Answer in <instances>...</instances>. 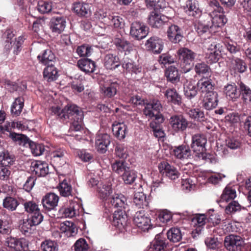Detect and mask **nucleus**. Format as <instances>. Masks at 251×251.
Returning a JSON list of instances; mask_svg holds the SVG:
<instances>
[{"mask_svg": "<svg viewBox=\"0 0 251 251\" xmlns=\"http://www.w3.org/2000/svg\"><path fill=\"white\" fill-rule=\"evenodd\" d=\"M168 239L170 241L178 242L182 239V233L180 228L172 227L167 232Z\"/></svg>", "mask_w": 251, "mask_h": 251, "instance_id": "43", "label": "nucleus"}, {"mask_svg": "<svg viewBox=\"0 0 251 251\" xmlns=\"http://www.w3.org/2000/svg\"><path fill=\"white\" fill-rule=\"evenodd\" d=\"M97 191L99 197L101 199L107 200L112 193V190L110 185L100 183L97 186Z\"/></svg>", "mask_w": 251, "mask_h": 251, "instance_id": "40", "label": "nucleus"}, {"mask_svg": "<svg viewBox=\"0 0 251 251\" xmlns=\"http://www.w3.org/2000/svg\"><path fill=\"white\" fill-rule=\"evenodd\" d=\"M44 78L48 81L55 80L58 76V71L54 65L46 66L43 71Z\"/></svg>", "mask_w": 251, "mask_h": 251, "instance_id": "34", "label": "nucleus"}, {"mask_svg": "<svg viewBox=\"0 0 251 251\" xmlns=\"http://www.w3.org/2000/svg\"><path fill=\"white\" fill-rule=\"evenodd\" d=\"M149 27L139 22L133 23L130 27V35L137 40H141L147 36Z\"/></svg>", "mask_w": 251, "mask_h": 251, "instance_id": "8", "label": "nucleus"}, {"mask_svg": "<svg viewBox=\"0 0 251 251\" xmlns=\"http://www.w3.org/2000/svg\"><path fill=\"white\" fill-rule=\"evenodd\" d=\"M165 96L169 102L174 104L180 105L181 103V96L178 94L174 89H169L166 91Z\"/></svg>", "mask_w": 251, "mask_h": 251, "instance_id": "41", "label": "nucleus"}, {"mask_svg": "<svg viewBox=\"0 0 251 251\" xmlns=\"http://www.w3.org/2000/svg\"><path fill=\"white\" fill-rule=\"evenodd\" d=\"M162 108L160 101L154 100L150 103H146L143 113L146 116L152 118L157 115H162L161 113Z\"/></svg>", "mask_w": 251, "mask_h": 251, "instance_id": "9", "label": "nucleus"}, {"mask_svg": "<svg viewBox=\"0 0 251 251\" xmlns=\"http://www.w3.org/2000/svg\"><path fill=\"white\" fill-rule=\"evenodd\" d=\"M114 44L120 50H129L131 47L130 43L123 38H115Z\"/></svg>", "mask_w": 251, "mask_h": 251, "instance_id": "57", "label": "nucleus"}, {"mask_svg": "<svg viewBox=\"0 0 251 251\" xmlns=\"http://www.w3.org/2000/svg\"><path fill=\"white\" fill-rule=\"evenodd\" d=\"M112 171L118 174L122 175L129 167L124 160H115L111 165Z\"/></svg>", "mask_w": 251, "mask_h": 251, "instance_id": "44", "label": "nucleus"}, {"mask_svg": "<svg viewBox=\"0 0 251 251\" xmlns=\"http://www.w3.org/2000/svg\"><path fill=\"white\" fill-rule=\"evenodd\" d=\"M184 10L186 15L195 18H198L201 15V10L197 0H187L184 6Z\"/></svg>", "mask_w": 251, "mask_h": 251, "instance_id": "16", "label": "nucleus"}, {"mask_svg": "<svg viewBox=\"0 0 251 251\" xmlns=\"http://www.w3.org/2000/svg\"><path fill=\"white\" fill-rule=\"evenodd\" d=\"M35 226L30 222V220L27 218L23 220L22 223L19 226L20 229L23 234L26 235L32 233V227Z\"/></svg>", "mask_w": 251, "mask_h": 251, "instance_id": "59", "label": "nucleus"}, {"mask_svg": "<svg viewBox=\"0 0 251 251\" xmlns=\"http://www.w3.org/2000/svg\"><path fill=\"white\" fill-rule=\"evenodd\" d=\"M60 230L63 232L69 234V236H73L77 232V228L75 225L71 222L65 221L61 224Z\"/></svg>", "mask_w": 251, "mask_h": 251, "instance_id": "50", "label": "nucleus"}, {"mask_svg": "<svg viewBox=\"0 0 251 251\" xmlns=\"http://www.w3.org/2000/svg\"><path fill=\"white\" fill-rule=\"evenodd\" d=\"M5 245L16 251H24L28 249V242L25 238L8 237L6 239Z\"/></svg>", "mask_w": 251, "mask_h": 251, "instance_id": "7", "label": "nucleus"}, {"mask_svg": "<svg viewBox=\"0 0 251 251\" xmlns=\"http://www.w3.org/2000/svg\"><path fill=\"white\" fill-rule=\"evenodd\" d=\"M217 92H209L206 94L202 102V107L207 110H211L218 105V99Z\"/></svg>", "mask_w": 251, "mask_h": 251, "instance_id": "22", "label": "nucleus"}, {"mask_svg": "<svg viewBox=\"0 0 251 251\" xmlns=\"http://www.w3.org/2000/svg\"><path fill=\"white\" fill-rule=\"evenodd\" d=\"M51 111L62 122L71 121L70 132L80 131L82 129L83 112L76 105L68 104L62 109L57 106L52 107Z\"/></svg>", "mask_w": 251, "mask_h": 251, "instance_id": "1", "label": "nucleus"}, {"mask_svg": "<svg viewBox=\"0 0 251 251\" xmlns=\"http://www.w3.org/2000/svg\"><path fill=\"white\" fill-rule=\"evenodd\" d=\"M36 8L38 12L41 14H48L51 11L52 3L51 2L47 0H40L38 2Z\"/></svg>", "mask_w": 251, "mask_h": 251, "instance_id": "54", "label": "nucleus"}, {"mask_svg": "<svg viewBox=\"0 0 251 251\" xmlns=\"http://www.w3.org/2000/svg\"><path fill=\"white\" fill-rule=\"evenodd\" d=\"M93 51V47L87 44L78 46L76 50V52L80 57L90 56Z\"/></svg>", "mask_w": 251, "mask_h": 251, "instance_id": "45", "label": "nucleus"}, {"mask_svg": "<svg viewBox=\"0 0 251 251\" xmlns=\"http://www.w3.org/2000/svg\"><path fill=\"white\" fill-rule=\"evenodd\" d=\"M19 204L18 201L11 197H7L3 200V207L11 211L15 210Z\"/></svg>", "mask_w": 251, "mask_h": 251, "instance_id": "53", "label": "nucleus"}, {"mask_svg": "<svg viewBox=\"0 0 251 251\" xmlns=\"http://www.w3.org/2000/svg\"><path fill=\"white\" fill-rule=\"evenodd\" d=\"M167 33L169 40L174 44L179 43L183 37L182 29L175 25L169 26Z\"/></svg>", "mask_w": 251, "mask_h": 251, "instance_id": "18", "label": "nucleus"}, {"mask_svg": "<svg viewBox=\"0 0 251 251\" xmlns=\"http://www.w3.org/2000/svg\"><path fill=\"white\" fill-rule=\"evenodd\" d=\"M145 45L148 50L152 51L154 53L158 54L163 50L164 43L160 38L152 36L146 41Z\"/></svg>", "mask_w": 251, "mask_h": 251, "instance_id": "12", "label": "nucleus"}, {"mask_svg": "<svg viewBox=\"0 0 251 251\" xmlns=\"http://www.w3.org/2000/svg\"><path fill=\"white\" fill-rule=\"evenodd\" d=\"M37 58L40 63L46 66L53 65L56 62L55 55L50 49L44 50Z\"/></svg>", "mask_w": 251, "mask_h": 251, "instance_id": "23", "label": "nucleus"}, {"mask_svg": "<svg viewBox=\"0 0 251 251\" xmlns=\"http://www.w3.org/2000/svg\"><path fill=\"white\" fill-rule=\"evenodd\" d=\"M133 222L136 226L144 231L148 230L151 226L150 217L143 210L137 211L135 213Z\"/></svg>", "mask_w": 251, "mask_h": 251, "instance_id": "11", "label": "nucleus"}, {"mask_svg": "<svg viewBox=\"0 0 251 251\" xmlns=\"http://www.w3.org/2000/svg\"><path fill=\"white\" fill-rule=\"evenodd\" d=\"M221 44L218 43V40L213 37L208 38L203 43V48L206 51H221Z\"/></svg>", "mask_w": 251, "mask_h": 251, "instance_id": "38", "label": "nucleus"}, {"mask_svg": "<svg viewBox=\"0 0 251 251\" xmlns=\"http://www.w3.org/2000/svg\"><path fill=\"white\" fill-rule=\"evenodd\" d=\"M169 123L172 130L176 133L184 132L190 124V122L182 115L178 114L171 116Z\"/></svg>", "mask_w": 251, "mask_h": 251, "instance_id": "5", "label": "nucleus"}, {"mask_svg": "<svg viewBox=\"0 0 251 251\" xmlns=\"http://www.w3.org/2000/svg\"><path fill=\"white\" fill-rule=\"evenodd\" d=\"M77 66L81 71L86 74L94 73L96 67L95 62L88 58L78 60L77 62Z\"/></svg>", "mask_w": 251, "mask_h": 251, "instance_id": "28", "label": "nucleus"}, {"mask_svg": "<svg viewBox=\"0 0 251 251\" xmlns=\"http://www.w3.org/2000/svg\"><path fill=\"white\" fill-rule=\"evenodd\" d=\"M133 202L137 208L147 209L149 206L150 199L142 192H136L134 193Z\"/></svg>", "mask_w": 251, "mask_h": 251, "instance_id": "27", "label": "nucleus"}, {"mask_svg": "<svg viewBox=\"0 0 251 251\" xmlns=\"http://www.w3.org/2000/svg\"><path fill=\"white\" fill-rule=\"evenodd\" d=\"M153 118L154 119L151 121L149 125L151 130L163 128L162 124L165 120L163 115H157V116H154Z\"/></svg>", "mask_w": 251, "mask_h": 251, "instance_id": "62", "label": "nucleus"}, {"mask_svg": "<svg viewBox=\"0 0 251 251\" xmlns=\"http://www.w3.org/2000/svg\"><path fill=\"white\" fill-rule=\"evenodd\" d=\"M206 142L207 139L203 134L197 133L192 136L191 148L194 152L198 151L199 152L197 153L198 157H201L203 159L206 157L204 151Z\"/></svg>", "mask_w": 251, "mask_h": 251, "instance_id": "4", "label": "nucleus"}, {"mask_svg": "<svg viewBox=\"0 0 251 251\" xmlns=\"http://www.w3.org/2000/svg\"><path fill=\"white\" fill-rule=\"evenodd\" d=\"M111 142V137L107 133L98 134L95 139V146L97 151L101 153H105Z\"/></svg>", "mask_w": 251, "mask_h": 251, "instance_id": "13", "label": "nucleus"}, {"mask_svg": "<svg viewBox=\"0 0 251 251\" xmlns=\"http://www.w3.org/2000/svg\"><path fill=\"white\" fill-rule=\"evenodd\" d=\"M59 197L55 194L50 193L47 194L42 199L41 203L45 210L50 211L57 205Z\"/></svg>", "mask_w": 251, "mask_h": 251, "instance_id": "20", "label": "nucleus"}, {"mask_svg": "<svg viewBox=\"0 0 251 251\" xmlns=\"http://www.w3.org/2000/svg\"><path fill=\"white\" fill-rule=\"evenodd\" d=\"M122 178L124 182L126 184H131L136 179L137 175L135 172L128 168L122 175Z\"/></svg>", "mask_w": 251, "mask_h": 251, "instance_id": "48", "label": "nucleus"}, {"mask_svg": "<svg viewBox=\"0 0 251 251\" xmlns=\"http://www.w3.org/2000/svg\"><path fill=\"white\" fill-rule=\"evenodd\" d=\"M160 173L171 180H175L178 178L180 174L176 167L170 165L168 162H164L159 166Z\"/></svg>", "mask_w": 251, "mask_h": 251, "instance_id": "17", "label": "nucleus"}, {"mask_svg": "<svg viewBox=\"0 0 251 251\" xmlns=\"http://www.w3.org/2000/svg\"><path fill=\"white\" fill-rule=\"evenodd\" d=\"M180 66L184 73L190 71L197 53L187 48H181L177 51Z\"/></svg>", "mask_w": 251, "mask_h": 251, "instance_id": "3", "label": "nucleus"}, {"mask_svg": "<svg viewBox=\"0 0 251 251\" xmlns=\"http://www.w3.org/2000/svg\"><path fill=\"white\" fill-rule=\"evenodd\" d=\"M91 5L88 3L76 2L74 3L73 9L78 16L88 17L91 13Z\"/></svg>", "mask_w": 251, "mask_h": 251, "instance_id": "24", "label": "nucleus"}, {"mask_svg": "<svg viewBox=\"0 0 251 251\" xmlns=\"http://www.w3.org/2000/svg\"><path fill=\"white\" fill-rule=\"evenodd\" d=\"M209 15L211 19L212 26L221 27L227 22L223 14V8L216 0H212L209 2Z\"/></svg>", "mask_w": 251, "mask_h": 251, "instance_id": "2", "label": "nucleus"}, {"mask_svg": "<svg viewBox=\"0 0 251 251\" xmlns=\"http://www.w3.org/2000/svg\"><path fill=\"white\" fill-rule=\"evenodd\" d=\"M103 64L107 69H115L120 66L119 57L115 54L112 53L106 54L103 59Z\"/></svg>", "mask_w": 251, "mask_h": 251, "instance_id": "30", "label": "nucleus"}, {"mask_svg": "<svg viewBox=\"0 0 251 251\" xmlns=\"http://www.w3.org/2000/svg\"><path fill=\"white\" fill-rule=\"evenodd\" d=\"M112 132L118 139H124L127 132V126L124 123L115 122L112 125Z\"/></svg>", "mask_w": 251, "mask_h": 251, "instance_id": "32", "label": "nucleus"}, {"mask_svg": "<svg viewBox=\"0 0 251 251\" xmlns=\"http://www.w3.org/2000/svg\"><path fill=\"white\" fill-rule=\"evenodd\" d=\"M168 242L162 234H157L144 251H167Z\"/></svg>", "mask_w": 251, "mask_h": 251, "instance_id": "6", "label": "nucleus"}, {"mask_svg": "<svg viewBox=\"0 0 251 251\" xmlns=\"http://www.w3.org/2000/svg\"><path fill=\"white\" fill-rule=\"evenodd\" d=\"M240 86V96L244 102L248 104L251 102V90L242 82L239 83Z\"/></svg>", "mask_w": 251, "mask_h": 251, "instance_id": "42", "label": "nucleus"}, {"mask_svg": "<svg viewBox=\"0 0 251 251\" xmlns=\"http://www.w3.org/2000/svg\"><path fill=\"white\" fill-rule=\"evenodd\" d=\"M221 51H213L205 52V59L208 64H213L217 62L220 56Z\"/></svg>", "mask_w": 251, "mask_h": 251, "instance_id": "64", "label": "nucleus"}, {"mask_svg": "<svg viewBox=\"0 0 251 251\" xmlns=\"http://www.w3.org/2000/svg\"><path fill=\"white\" fill-rule=\"evenodd\" d=\"M183 89L185 97L190 100L194 98L197 94L198 89L192 81H187L184 84Z\"/></svg>", "mask_w": 251, "mask_h": 251, "instance_id": "35", "label": "nucleus"}, {"mask_svg": "<svg viewBox=\"0 0 251 251\" xmlns=\"http://www.w3.org/2000/svg\"><path fill=\"white\" fill-rule=\"evenodd\" d=\"M104 18L108 19L109 24L115 28H121L124 25V20L120 16L109 15L107 17L104 16Z\"/></svg>", "mask_w": 251, "mask_h": 251, "instance_id": "55", "label": "nucleus"}, {"mask_svg": "<svg viewBox=\"0 0 251 251\" xmlns=\"http://www.w3.org/2000/svg\"><path fill=\"white\" fill-rule=\"evenodd\" d=\"M14 161V157L7 151H3L0 154V164L1 166L8 167L12 165Z\"/></svg>", "mask_w": 251, "mask_h": 251, "instance_id": "52", "label": "nucleus"}, {"mask_svg": "<svg viewBox=\"0 0 251 251\" xmlns=\"http://www.w3.org/2000/svg\"><path fill=\"white\" fill-rule=\"evenodd\" d=\"M235 198V187L232 184H228L223 191L221 201L228 202Z\"/></svg>", "mask_w": 251, "mask_h": 251, "instance_id": "37", "label": "nucleus"}, {"mask_svg": "<svg viewBox=\"0 0 251 251\" xmlns=\"http://www.w3.org/2000/svg\"><path fill=\"white\" fill-rule=\"evenodd\" d=\"M197 86L198 90L201 93H205L207 94L209 92H214L212 81L208 78L201 79L197 82Z\"/></svg>", "mask_w": 251, "mask_h": 251, "instance_id": "33", "label": "nucleus"}, {"mask_svg": "<svg viewBox=\"0 0 251 251\" xmlns=\"http://www.w3.org/2000/svg\"><path fill=\"white\" fill-rule=\"evenodd\" d=\"M23 205L25 211L29 214H32L40 210L38 205L33 201H25L24 202Z\"/></svg>", "mask_w": 251, "mask_h": 251, "instance_id": "61", "label": "nucleus"}, {"mask_svg": "<svg viewBox=\"0 0 251 251\" xmlns=\"http://www.w3.org/2000/svg\"><path fill=\"white\" fill-rule=\"evenodd\" d=\"M58 189L60 194L63 197H67L72 195V186L68 183L66 179L63 180L59 183Z\"/></svg>", "mask_w": 251, "mask_h": 251, "instance_id": "46", "label": "nucleus"}, {"mask_svg": "<svg viewBox=\"0 0 251 251\" xmlns=\"http://www.w3.org/2000/svg\"><path fill=\"white\" fill-rule=\"evenodd\" d=\"M75 205H77V204L72 203L68 207H62L59 209V212L62 217L72 218L76 214L77 210L75 207Z\"/></svg>", "mask_w": 251, "mask_h": 251, "instance_id": "49", "label": "nucleus"}, {"mask_svg": "<svg viewBox=\"0 0 251 251\" xmlns=\"http://www.w3.org/2000/svg\"><path fill=\"white\" fill-rule=\"evenodd\" d=\"M24 101L22 97L15 99L11 107V112L13 116L17 117L20 115L24 106Z\"/></svg>", "mask_w": 251, "mask_h": 251, "instance_id": "36", "label": "nucleus"}, {"mask_svg": "<svg viewBox=\"0 0 251 251\" xmlns=\"http://www.w3.org/2000/svg\"><path fill=\"white\" fill-rule=\"evenodd\" d=\"M28 147L31 150L32 153L34 156H40L42 155L45 151L44 147L42 144H36L31 141Z\"/></svg>", "mask_w": 251, "mask_h": 251, "instance_id": "63", "label": "nucleus"}, {"mask_svg": "<svg viewBox=\"0 0 251 251\" xmlns=\"http://www.w3.org/2000/svg\"><path fill=\"white\" fill-rule=\"evenodd\" d=\"M67 152L64 149H57L51 153V161L57 167H61L67 162Z\"/></svg>", "mask_w": 251, "mask_h": 251, "instance_id": "21", "label": "nucleus"}, {"mask_svg": "<svg viewBox=\"0 0 251 251\" xmlns=\"http://www.w3.org/2000/svg\"><path fill=\"white\" fill-rule=\"evenodd\" d=\"M119 81L116 78L109 79L101 87V93L105 98H112L116 95L120 85Z\"/></svg>", "mask_w": 251, "mask_h": 251, "instance_id": "10", "label": "nucleus"}, {"mask_svg": "<svg viewBox=\"0 0 251 251\" xmlns=\"http://www.w3.org/2000/svg\"><path fill=\"white\" fill-rule=\"evenodd\" d=\"M165 76L168 81L175 84L179 81L180 75L176 68L170 66L165 72Z\"/></svg>", "mask_w": 251, "mask_h": 251, "instance_id": "39", "label": "nucleus"}, {"mask_svg": "<svg viewBox=\"0 0 251 251\" xmlns=\"http://www.w3.org/2000/svg\"><path fill=\"white\" fill-rule=\"evenodd\" d=\"M108 202L114 208H119V209H125L127 206V199L122 194H114L109 198Z\"/></svg>", "mask_w": 251, "mask_h": 251, "instance_id": "29", "label": "nucleus"}, {"mask_svg": "<svg viewBox=\"0 0 251 251\" xmlns=\"http://www.w3.org/2000/svg\"><path fill=\"white\" fill-rule=\"evenodd\" d=\"M224 92L229 100L234 101L235 100V84L233 82L227 83L224 86Z\"/></svg>", "mask_w": 251, "mask_h": 251, "instance_id": "47", "label": "nucleus"}, {"mask_svg": "<svg viewBox=\"0 0 251 251\" xmlns=\"http://www.w3.org/2000/svg\"><path fill=\"white\" fill-rule=\"evenodd\" d=\"M30 170L32 175L38 177L45 176L49 173V166L45 162L36 160L31 162Z\"/></svg>", "mask_w": 251, "mask_h": 251, "instance_id": "15", "label": "nucleus"}, {"mask_svg": "<svg viewBox=\"0 0 251 251\" xmlns=\"http://www.w3.org/2000/svg\"><path fill=\"white\" fill-rule=\"evenodd\" d=\"M66 23L65 19L63 17H53L50 20V28L52 32L60 34L64 30Z\"/></svg>", "mask_w": 251, "mask_h": 251, "instance_id": "25", "label": "nucleus"}, {"mask_svg": "<svg viewBox=\"0 0 251 251\" xmlns=\"http://www.w3.org/2000/svg\"><path fill=\"white\" fill-rule=\"evenodd\" d=\"M224 245L227 251H235V235L231 234L226 236Z\"/></svg>", "mask_w": 251, "mask_h": 251, "instance_id": "58", "label": "nucleus"}, {"mask_svg": "<svg viewBox=\"0 0 251 251\" xmlns=\"http://www.w3.org/2000/svg\"><path fill=\"white\" fill-rule=\"evenodd\" d=\"M187 113L191 119L200 122L206 119L203 111L199 108L191 109Z\"/></svg>", "mask_w": 251, "mask_h": 251, "instance_id": "51", "label": "nucleus"}, {"mask_svg": "<svg viewBox=\"0 0 251 251\" xmlns=\"http://www.w3.org/2000/svg\"><path fill=\"white\" fill-rule=\"evenodd\" d=\"M173 152L176 158L181 160L189 159L191 156L189 147L183 145L175 147Z\"/></svg>", "mask_w": 251, "mask_h": 251, "instance_id": "31", "label": "nucleus"}, {"mask_svg": "<svg viewBox=\"0 0 251 251\" xmlns=\"http://www.w3.org/2000/svg\"><path fill=\"white\" fill-rule=\"evenodd\" d=\"M112 225L119 228L125 227L127 220L125 210L118 209L115 211L112 215Z\"/></svg>", "mask_w": 251, "mask_h": 251, "instance_id": "26", "label": "nucleus"}, {"mask_svg": "<svg viewBox=\"0 0 251 251\" xmlns=\"http://www.w3.org/2000/svg\"><path fill=\"white\" fill-rule=\"evenodd\" d=\"M122 67L131 74L140 75L142 74L141 66L134 62L127 57H124L121 62Z\"/></svg>", "mask_w": 251, "mask_h": 251, "instance_id": "19", "label": "nucleus"}, {"mask_svg": "<svg viewBox=\"0 0 251 251\" xmlns=\"http://www.w3.org/2000/svg\"><path fill=\"white\" fill-rule=\"evenodd\" d=\"M195 72L198 75H209L211 73V69L204 62L197 63L194 68Z\"/></svg>", "mask_w": 251, "mask_h": 251, "instance_id": "60", "label": "nucleus"}, {"mask_svg": "<svg viewBox=\"0 0 251 251\" xmlns=\"http://www.w3.org/2000/svg\"><path fill=\"white\" fill-rule=\"evenodd\" d=\"M168 22V18L167 16L155 11L151 12L148 17L149 25L154 28H160Z\"/></svg>", "mask_w": 251, "mask_h": 251, "instance_id": "14", "label": "nucleus"}, {"mask_svg": "<svg viewBox=\"0 0 251 251\" xmlns=\"http://www.w3.org/2000/svg\"><path fill=\"white\" fill-rule=\"evenodd\" d=\"M41 248L43 251H58V246L55 241L46 240L43 242L41 245Z\"/></svg>", "mask_w": 251, "mask_h": 251, "instance_id": "56", "label": "nucleus"}]
</instances>
